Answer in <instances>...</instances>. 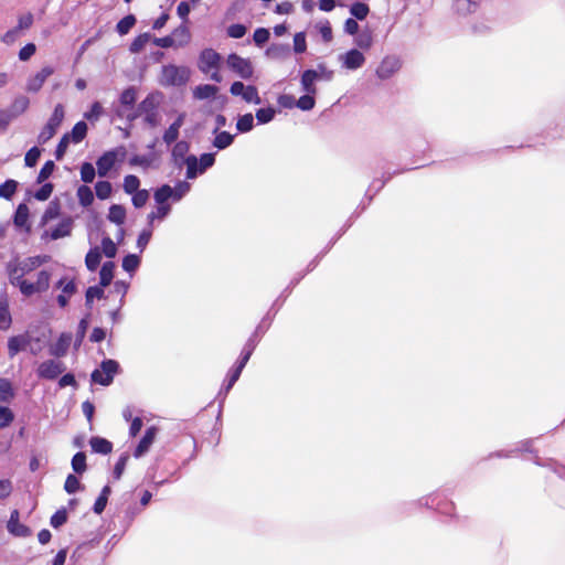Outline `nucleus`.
<instances>
[{
    "label": "nucleus",
    "instance_id": "obj_61",
    "mask_svg": "<svg viewBox=\"0 0 565 565\" xmlns=\"http://www.w3.org/2000/svg\"><path fill=\"white\" fill-rule=\"evenodd\" d=\"M41 156V150L38 147L31 148L24 157V162L26 167H34Z\"/></svg>",
    "mask_w": 565,
    "mask_h": 565
},
{
    "label": "nucleus",
    "instance_id": "obj_20",
    "mask_svg": "<svg viewBox=\"0 0 565 565\" xmlns=\"http://www.w3.org/2000/svg\"><path fill=\"white\" fill-rule=\"evenodd\" d=\"M481 0H454V10L459 15H467L475 12Z\"/></svg>",
    "mask_w": 565,
    "mask_h": 565
},
{
    "label": "nucleus",
    "instance_id": "obj_51",
    "mask_svg": "<svg viewBox=\"0 0 565 565\" xmlns=\"http://www.w3.org/2000/svg\"><path fill=\"white\" fill-rule=\"evenodd\" d=\"M316 105L315 95L313 94H305L296 102V107L301 110H311Z\"/></svg>",
    "mask_w": 565,
    "mask_h": 565
},
{
    "label": "nucleus",
    "instance_id": "obj_15",
    "mask_svg": "<svg viewBox=\"0 0 565 565\" xmlns=\"http://www.w3.org/2000/svg\"><path fill=\"white\" fill-rule=\"evenodd\" d=\"M19 516L17 510L12 511L7 527L14 536L25 537L30 534V530L24 524L20 523Z\"/></svg>",
    "mask_w": 565,
    "mask_h": 565
},
{
    "label": "nucleus",
    "instance_id": "obj_8",
    "mask_svg": "<svg viewBox=\"0 0 565 565\" xmlns=\"http://www.w3.org/2000/svg\"><path fill=\"white\" fill-rule=\"evenodd\" d=\"M227 66L242 78H250L254 73L253 65L249 60L243 58L237 54H231L226 60Z\"/></svg>",
    "mask_w": 565,
    "mask_h": 565
},
{
    "label": "nucleus",
    "instance_id": "obj_27",
    "mask_svg": "<svg viewBox=\"0 0 565 565\" xmlns=\"http://www.w3.org/2000/svg\"><path fill=\"white\" fill-rule=\"evenodd\" d=\"M171 38L175 39V46H184L190 42L191 33L188 26L182 24L173 31Z\"/></svg>",
    "mask_w": 565,
    "mask_h": 565
},
{
    "label": "nucleus",
    "instance_id": "obj_41",
    "mask_svg": "<svg viewBox=\"0 0 565 565\" xmlns=\"http://www.w3.org/2000/svg\"><path fill=\"white\" fill-rule=\"evenodd\" d=\"M254 127V117L252 114H245L237 119L236 128L239 132H248Z\"/></svg>",
    "mask_w": 565,
    "mask_h": 565
},
{
    "label": "nucleus",
    "instance_id": "obj_28",
    "mask_svg": "<svg viewBox=\"0 0 565 565\" xmlns=\"http://www.w3.org/2000/svg\"><path fill=\"white\" fill-rule=\"evenodd\" d=\"M102 253L99 247H93L88 250L85 257V265L89 271H95L100 263Z\"/></svg>",
    "mask_w": 565,
    "mask_h": 565
},
{
    "label": "nucleus",
    "instance_id": "obj_57",
    "mask_svg": "<svg viewBox=\"0 0 565 565\" xmlns=\"http://www.w3.org/2000/svg\"><path fill=\"white\" fill-rule=\"evenodd\" d=\"M103 106L100 105V103L98 102H95L90 108L84 114V117L87 119V120H90V121H96L99 119V117L102 116L103 114Z\"/></svg>",
    "mask_w": 565,
    "mask_h": 565
},
{
    "label": "nucleus",
    "instance_id": "obj_30",
    "mask_svg": "<svg viewBox=\"0 0 565 565\" xmlns=\"http://www.w3.org/2000/svg\"><path fill=\"white\" fill-rule=\"evenodd\" d=\"M215 135L213 146L220 150L230 147L233 143L234 136L227 131L213 132Z\"/></svg>",
    "mask_w": 565,
    "mask_h": 565
},
{
    "label": "nucleus",
    "instance_id": "obj_22",
    "mask_svg": "<svg viewBox=\"0 0 565 565\" xmlns=\"http://www.w3.org/2000/svg\"><path fill=\"white\" fill-rule=\"evenodd\" d=\"M30 100L26 96L19 95L17 96L10 107V114L12 117H17L25 113L29 108Z\"/></svg>",
    "mask_w": 565,
    "mask_h": 565
},
{
    "label": "nucleus",
    "instance_id": "obj_54",
    "mask_svg": "<svg viewBox=\"0 0 565 565\" xmlns=\"http://www.w3.org/2000/svg\"><path fill=\"white\" fill-rule=\"evenodd\" d=\"M72 468L75 472L82 473L86 470V456L84 452H77L72 459Z\"/></svg>",
    "mask_w": 565,
    "mask_h": 565
},
{
    "label": "nucleus",
    "instance_id": "obj_31",
    "mask_svg": "<svg viewBox=\"0 0 565 565\" xmlns=\"http://www.w3.org/2000/svg\"><path fill=\"white\" fill-rule=\"evenodd\" d=\"M126 218V210L122 205L113 204L109 207L108 220L117 225H122Z\"/></svg>",
    "mask_w": 565,
    "mask_h": 565
},
{
    "label": "nucleus",
    "instance_id": "obj_18",
    "mask_svg": "<svg viewBox=\"0 0 565 565\" xmlns=\"http://www.w3.org/2000/svg\"><path fill=\"white\" fill-rule=\"evenodd\" d=\"M319 79V74L315 70L305 71L301 76V87L307 94H316L317 87L316 82Z\"/></svg>",
    "mask_w": 565,
    "mask_h": 565
},
{
    "label": "nucleus",
    "instance_id": "obj_24",
    "mask_svg": "<svg viewBox=\"0 0 565 565\" xmlns=\"http://www.w3.org/2000/svg\"><path fill=\"white\" fill-rule=\"evenodd\" d=\"M29 207L25 204H20L14 214V225L20 228L29 231Z\"/></svg>",
    "mask_w": 565,
    "mask_h": 565
},
{
    "label": "nucleus",
    "instance_id": "obj_13",
    "mask_svg": "<svg viewBox=\"0 0 565 565\" xmlns=\"http://www.w3.org/2000/svg\"><path fill=\"white\" fill-rule=\"evenodd\" d=\"M62 362L55 360H46L38 367V375L41 379L54 380L64 371Z\"/></svg>",
    "mask_w": 565,
    "mask_h": 565
},
{
    "label": "nucleus",
    "instance_id": "obj_56",
    "mask_svg": "<svg viewBox=\"0 0 565 565\" xmlns=\"http://www.w3.org/2000/svg\"><path fill=\"white\" fill-rule=\"evenodd\" d=\"M56 287L61 288L62 289V294H65L68 297H71L76 291V285L74 282V280L70 279V278H66V277L60 279L57 285H56Z\"/></svg>",
    "mask_w": 565,
    "mask_h": 565
},
{
    "label": "nucleus",
    "instance_id": "obj_11",
    "mask_svg": "<svg viewBox=\"0 0 565 565\" xmlns=\"http://www.w3.org/2000/svg\"><path fill=\"white\" fill-rule=\"evenodd\" d=\"M33 335L30 332L10 337L8 340V354L14 358L19 352L25 351L31 345Z\"/></svg>",
    "mask_w": 565,
    "mask_h": 565
},
{
    "label": "nucleus",
    "instance_id": "obj_19",
    "mask_svg": "<svg viewBox=\"0 0 565 565\" xmlns=\"http://www.w3.org/2000/svg\"><path fill=\"white\" fill-rule=\"evenodd\" d=\"M355 49L369 51L374 44V35L370 29H364L354 38Z\"/></svg>",
    "mask_w": 565,
    "mask_h": 565
},
{
    "label": "nucleus",
    "instance_id": "obj_52",
    "mask_svg": "<svg viewBox=\"0 0 565 565\" xmlns=\"http://www.w3.org/2000/svg\"><path fill=\"white\" fill-rule=\"evenodd\" d=\"M191 189L190 183L185 181L179 182L174 188H172V200L180 201Z\"/></svg>",
    "mask_w": 565,
    "mask_h": 565
},
{
    "label": "nucleus",
    "instance_id": "obj_40",
    "mask_svg": "<svg viewBox=\"0 0 565 565\" xmlns=\"http://www.w3.org/2000/svg\"><path fill=\"white\" fill-rule=\"evenodd\" d=\"M64 116H65V111H64L63 105L57 104L55 106L54 111H53L52 116L50 117L47 124L57 130V128L61 126V124L64 119Z\"/></svg>",
    "mask_w": 565,
    "mask_h": 565
},
{
    "label": "nucleus",
    "instance_id": "obj_12",
    "mask_svg": "<svg viewBox=\"0 0 565 565\" xmlns=\"http://www.w3.org/2000/svg\"><path fill=\"white\" fill-rule=\"evenodd\" d=\"M54 73V68L52 66H44L38 73L30 76L26 82L25 89L30 93L39 92L46 79Z\"/></svg>",
    "mask_w": 565,
    "mask_h": 565
},
{
    "label": "nucleus",
    "instance_id": "obj_4",
    "mask_svg": "<svg viewBox=\"0 0 565 565\" xmlns=\"http://www.w3.org/2000/svg\"><path fill=\"white\" fill-rule=\"evenodd\" d=\"M215 157L213 153H203L200 158L188 156L185 158L186 178L195 179L199 174L205 172L206 169L214 164Z\"/></svg>",
    "mask_w": 565,
    "mask_h": 565
},
{
    "label": "nucleus",
    "instance_id": "obj_46",
    "mask_svg": "<svg viewBox=\"0 0 565 565\" xmlns=\"http://www.w3.org/2000/svg\"><path fill=\"white\" fill-rule=\"evenodd\" d=\"M18 188V182L14 180H7L4 183L0 185V196L7 200H10L12 195L15 193Z\"/></svg>",
    "mask_w": 565,
    "mask_h": 565
},
{
    "label": "nucleus",
    "instance_id": "obj_26",
    "mask_svg": "<svg viewBox=\"0 0 565 565\" xmlns=\"http://www.w3.org/2000/svg\"><path fill=\"white\" fill-rule=\"evenodd\" d=\"M217 92H218V88L216 86L204 84V85H199L194 88L193 96L196 99H207L211 97H215Z\"/></svg>",
    "mask_w": 565,
    "mask_h": 565
},
{
    "label": "nucleus",
    "instance_id": "obj_43",
    "mask_svg": "<svg viewBox=\"0 0 565 565\" xmlns=\"http://www.w3.org/2000/svg\"><path fill=\"white\" fill-rule=\"evenodd\" d=\"M369 12V6L362 2H355L350 8V13L358 20H364Z\"/></svg>",
    "mask_w": 565,
    "mask_h": 565
},
{
    "label": "nucleus",
    "instance_id": "obj_32",
    "mask_svg": "<svg viewBox=\"0 0 565 565\" xmlns=\"http://www.w3.org/2000/svg\"><path fill=\"white\" fill-rule=\"evenodd\" d=\"M115 264L113 262H106L99 271L100 286L107 287L114 278Z\"/></svg>",
    "mask_w": 565,
    "mask_h": 565
},
{
    "label": "nucleus",
    "instance_id": "obj_34",
    "mask_svg": "<svg viewBox=\"0 0 565 565\" xmlns=\"http://www.w3.org/2000/svg\"><path fill=\"white\" fill-rule=\"evenodd\" d=\"M78 202L83 206H89L94 201V193L87 185H81L76 192Z\"/></svg>",
    "mask_w": 565,
    "mask_h": 565
},
{
    "label": "nucleus",
    "instance_id": "obj_5",
    "mask_svg": "<svg viewBox=\"0 0 565 565\" xmlns=\"http://www.w3.org/2000/svg\"><path fill=\"white\" fill-rule=\"evenodd\" d=\"M126 154L124 147L106 151L96 162L97 173L99 177H106L116 163L124 159Z\"/></svg>",
    "mask_w": 565,
    "mask_h": 565
},
{
    "label": "nucleus",
    "instance_id": "obj_36",
    "mask_svg": "<svg viewBox=\"0 0 565 565\" xmlns=\"http://www.w3.org/2000/svg\"><path fill=\"white\" fill-rule=\"evenodd\" d=\"M87 134V125L84 121H78L72 129L70 140L74 143L81 142Z\"/></svg>",
    "mask_w": 565,
    "mask_h": 565
},
{
    "label": "nucleus",
    "instance_id": "obj_38",
    "mask_svg": "<svg viewBox=\"0 0 565 565\" xmlns=\"http://www.w3.org/2000/svg\"><path fill=\"white\" fill-rule=\"evenodd\" d=\"M152 40V36L150 33H142L138 35L132 43L130 44V51L132 53H139L141 52L145 46Z\"/></svg>",
    "mask_w": 565,
    "mask_h": 565
},
{
    "label": "nucleus",
    "instance_id": "obj_37",
    "mask_svg": "<svg viewBox=\"0 0 565 565\" xmlns=\"http://www.w3.org/2000/svg\"><path fill=\"white\" fill-rule=\"evenodd\" d=\"M276 109L274 107L259 108L256 111L257 122L260 125L270 122L276 116Z\"/></svg>",
    "mask_w": 565,
    "mask_h": 565
},
{
    "label": "nucleus",
    "instance_id": "obj_17",
    "mask_svg": "<svg viewBox=\"0 0 565 565\" xmlns=\"http://www.w3.org/2000/svg\"><path fill=\"white\" fill-rule=\"evenodd\" d=\"M72 342V334L71 333H62L56 342H54L50 347V353L54 356H63L66 354L70 345Z\"/></svg>",
    "mask_w": 565,
    "mask_h": 565
},
{
    "label": "nucleus",
    "instance_id": "obj_10",
    "mask_svg": "<svg viewBox=\"0 0 565 565\" xmlns=\"http://www.w3.org/2000/svg\"><path fill=\"white\" fill-rule=\"evenodd\" d=\"M341 66L349 71L361 68L365 64V55L359 49H351L338 57Z\"/></svg>",
    "mask_w": 565,
    "mask_h": 565
},
{
    "label": "nucleus",
    "instance_id": "obj_14",
    "mask_svg": "<svg viewBox=\"0 0 565 565\" xmlns=\"http://www.w3.org/2000/svg\"><path fill=\"white\" fill-rule=\"evenodd\" d=\"M158 435V428L154 426L149 427L141 440L139 441L138 446L135 449L134 456L136 458L142 457L145 454H147L152 446V444L156 440V437Z\"/></svg>",
    "mask_w": 565,
    "mask_h": 565
},
{
    "label": "nucleus",
    "instance_id": "obj_33",
    "mask_svg": "<svg viewBox=\"0 0 565 565\" xmlns=\"http://www.w3.org/2000/svg\"><path fill=\"white\" fill-rule=\"evenodd\" d=\"M72 231V221L65 220L62 221L55 228L52 230L50 236L52 239H58L62 237H66L71 234Z\"/></svg>",
    "mask_w": 565,
    "mask_h": 565
},
{
    "label": "nucleus",
    "instance_id": "obj_48",
    "mask_svg": "<svg viewBox=\"0 0 565 565\" xmlns=\"http://www.w3.org/2000/svg\"><path fill=\"white\" fill-rule=\"evenodd\" d=\"M189 151V145L186 141H179L174 145L172 149V156L174 160L178 162L179 160H183L185 162V154Z\"/></svg>",
    "mask_w": 565,
    "mask_h": 565
},
{
    "label": "nucleus",
    "instance_id": "obj_63",
    "mask_svg": "<svg viewBox=\"0 0 565 565\" xmlns=\"http://www.w3.org/2000/svg\"><path fill=\"white\" fill-rule=\"evenodd\" d=\"M307 50L306 35L303 32L296 33L294 36V51L303 53Z\"/></svg>",
    "mask_w": 565,
    "mask_h": 565
},
{
    "label": "nucleus",
    "instance_id": "obj_44",
    "mask_svg": "<svg viewBox=\"0 0 565 565\" xmlns=\"http://www.w3.org/2000/svg\"><path fill=\"white\" fill-rule=\"evenodd\" d=\"M171 211V207L169 204H158V207L154 212H151L149 215H148V222L150 225L153 224L154 220L159 218V220H163L164 217L168 216V214L170 213Z\"/></svg>",
    "mask_w": 565,
    "mask_h": 565
},
{
    "label": "nucleus",
    "instance_id": "obj_59",
    "mask_svg": "<svg viewBox=\"0 0 565 565\" xmlns=\"http://www.w3.org/2000/svg\"><path fill=\"white\" fill-rule=\"evenodd\" d=\"M22 35V32L17 29L15 26L12 28L11 30H8L3 35H2V42L6 43L7 45H11L13 43H15Z\"/></svg>",
    "mask_w": 565,
    "mask_h": 565
},
{
    "label": "nucleus",
    "instance_id": "obj_6",
    "mask_svg": "<svg viewBox=\"0 0 565 565\" xmlns=\"http://www.w3.org/2000/svg\"><path fill=\"white\" fill-rule=\"evenodd\" d=\"M119 370V364L115 360H105L100 366L92 373L94 383L107 386L113 382L114 376Z\"/></svg>",
    "mask_w": 565,
    "mask_h": 565
},
{
    "label": "nucleus",
    "instance_id": "obj_23",
    "mask_svg": "<svg viewBox=\"0 0 565 565\" xmlns=\"http://www.w3.org/2000/svg\"><path fill=\"white\" fill-rule=\"evenodd\" d=\"M289 46L287 44H271L267 51V57L271 60H285L289 55Z\"/></svg>",
    "mask_w": 565,
    "mask_h": 565
},
{
    "label": "nucleus",
    "instance_id": "obj_29",
    "mask_svg": "<svg viewBox=\"0 0 565 565\" xmlns=\"http://www.w3.org/2000/svg\"><path fill=\"white\" fill-rule=\"evenodd\" d=\"M89 444H90L93 451L103 454V455L109 454L113 449L111 443L102 437H93L90 439Z\"/></svg>",
    "mask_w": 565,
    "mask_h": 565
},
{
    "label": "nucleus",
    "instance_id": "obj_47",
    "mask_svg": "<svg viewBox=\"0 0 565 565\" xmlns=\"http://www.w3.org/2000/svg\"><path fill=\"white\" fill-rule=\"evenodd\" d=\"M139 185L140 181L136 175L129 174L125 177L122 186L126 193L132 194L139 191Z\"/></svg>",
    "mask_w": 565,
    "mask_h": 565
},
{
    "label": "nucleus",
    "instance_id": "obj_25",
    "mask_svg": "<svg viewBox=\"0 0 565 565\" xmlns=\"http://www.w3.org/2000/svg\"><path fill=\"white\" fill-rule=\"evenodd\" d=\"M154 106V99L153 97H148L146 98L141 104H140V109L146 111V117H145V120L152 127H156L158 124H159V119H158V116L156 113L153 111H149V108L153 107Z\"/></svg>",
    "mask_w": 565,
    "mask_h": 565
},
{
    "label": "nucleus",
    "instance_id": "obj_45",
    "mask_svg": "<svg viewBox=\"0 0 565 565\" xmlns=\"http://www.w3.org/2000/svg\"><path fill=\"white\" fill-rule=\"evenodd\" d=\"M95 191L98 199L106 200L111 195L113 186L108 181H98Z\"/></svg>",
    "mask_w": 565,
    "mask_h": 565
},
{
    "label": "nucleus",
    "instance_id": "obj_55",
    "mask_svg": "<svg viewBox=\"0 0 565 565\" xmlns=\"http://www.w3.org/2000/svg\"><path fill=\"white\" fill-rule=\"evenodd\" d=\"M139 264L140 258L135 254L127 255L122 259V268L128 273H134L138 268Z\"/></svg>",
    "mask_w": 565,
    "mask_h": 565
},
{
    "label": "nucleus",
    "instance_id": "obj_39",
    "mask_svg": "<svg viewBox=\"0 0 565 565\" xmlns=\"http://www.w3.org/2000/svg\"><path fill=\"white\" fill-rule=\"evenodd\" d=\"M153 198L157 204H167L168 200H172V188L168 184L162 185L156 190Z\"/></svg>",
    "mask_w": 565,
    "mask_h": 565
},
{
    "label": "nucleus",
    "instance_id": "obj_3",
    "mask_svg": "<svg viewBox=\"0 0 565 565\" xmlns=\"http://www.w3.org/2000/svg\"><path fill=\"white\" fill-rule=\"evenodd\" d=\"M190 78V70L185 66L166 65L162 67L160 82L167 86L184 85Z\"/></svg>",
    "mask_w": 565,
    "mask_h": 565
},
{
    "label": "nucleus",
    "instance_id": "obj_35",
    "mask_svg": "<svg viewBox=\"0 0 565 565\" xmlns=\"http://www.w3.org/2000/svg\"><path fill=\"white\" fill-rule=\"evenodd\" d=\"M14 396L13 387L9 380L0 379V403H8Z\"/></svg>",
    "mask_w": 565,
    "mask_h": 565
},
{
    "label": "nucleus",
    "instance_id": "obj_9",
    "mask_svg": "<svg viewBox=\"0 0 565 565\" xmlns=\"http://www.w3.org/2000/svg\"><path fill=\"white\" fill-rule=\"evenodd\" d=\"M401 67L402 61L398 56L387 55L380 62L375 73L379 78L387 79L396 74Z\"/></svg>",
    "mask_w": 565,
    "mask_h": 565
},
{
    "label": "nucleus",
    "instance_id": "obj_7",
    "mask_svg": "<svg viewBox=\"0 0 565 565\" xmlns=\"http://www.w3.org/2000/svg\"><path fill=\"white\" fill-rule=\"evenodd\" d=\"M230 92L233 96H241L248 104L259 105L262 103L258 89L253 85H245L242 82H234Z\"/></svg>",
    "mask_w": 565,
    "mask_h": 565
},
{
    "label": "nucleus",
    "instance_id": "obj_21",
    "mask_svg": "<svg viewBox=\"0 0 565 565\" xmlns=\"http://www.w3.org/2000/svg\"><path fill=\"white\" fill-rule=\"evenodd\" d=\"M12 324V317L9 309V301L6 297L0 298V330L7 331Z\"/></svg>",
    "mask_w": 565,
    "mask_h": 565
},
{
    "label": "nucleus",
    "instance_id": "obj_62",
    "mask_svg": "<svg viewBox=\"0 0 565 565\" xmlns=\"http://www.w3.org/2000/svg\"><path fill=\"white\" fill-rule=\"evenodd\" d=\"M149 200V192L147 190H139L132 193V204L135 207L143 206Z\"/></svg>",
    "mask_w": 565,
    "mask_h": 565
},
{
    "label": "nucleus",
    "instance_id": "obj_1",
    "mask_svg": "<svg viewBox=\"0 0 565 565\" xmlns=\"http://www.w3.org/2000/svg\"><path fill=\"white\" fill-rule=\"evenodd\" d=\"M49 260L50 257L46 255H36L25 258H12L6 265V270L10 285L18 288L24 297H31L33 295L43 294L47 291L51 281L50 271H39L36 274L34 281L25 278V276L34 271Z\"/></svg>",
    "mask_w": 565,
    "mask_h": 565
},
{
    "label": "nucleus",
    "instance_id": "obj_42",
    "mask_svg": "<svg viewBox=\"0 0 565 565\" xmlns=\"http://www.w3.org/2000/svg\"><path fill=\"white\" fill-rule=\"evenodd\" d=\"M136 23V18L132 14L126 15L117 23V32L120 35L127 34Z\"/></svg>",
    "mask_w": 565,
    "mask_h": 565
},
{
    "label": "nucleus",
    "instance_id": "obj_58",
    "mask_svg": "<svg viewBox=\"0 0 565 565\" xmlns=\"http://www.w3.org/2000/svg\"><path fill=\"white\" fill-rule=\"evenodd\" d=\"M316 28L324 42H330L332 40V29L328 21L318 22Z\"/></svg>",
    "mask_w": 565,
    "mask_h": 565
},
{
    "label": "nucleus",
    "instance_id": "obj_49",
    "mask_svg": "<svg viewBox=\"0 0 565 565\" xmlns=\"http://www.w3.org/2000/svg\"><path fill=\"white\" fill-rule=\"evenodd\" d=\"M95 175H96V171H95L94 166L89 162H84L81 167V179L85 183H90L94 181Z\"/></svg>",
    "mask_w": 565,
    "mask_h": 565
},
{
    "label": "nucleus",
    "instance_id": "obj_16",
    "mask_svg": "<svg viewBox=\"0 0 565 565\" xmlns=\"http://www.w3.org/2000/svg\"><path fill=\"white\" fill-rule=\"evenodd\" d=\"M185 113H181L178 115L177 119L169 126V128L163 134V141L167 145H171L179 137V130L182 127L185 120Z\"/></svg>",
    "mask_w": 565,
    "mask_h": 565
},
{
    "label": "nucleus",
    "instance_id": "obj_2",
    "mask_svg": "<svg viewBox=\"0 0 565 565\" xmlns=\"http://www.w3.org/2000/svg\"><path fill=\"white\" fill-rule=\"evenodd\" d=\"M220 63L221 55L212 49H205L200 54L198 66L212 81L220 83L222 82V76L218 72Z\"/></svg>",
    "mask_w": 565,
    "mask_h": 565
},
{
    "label": "nucleus",
    "instance_id": "obj_53",
    "mask_svg": "<svg viewBox=\"0 0 565 565\" xmlns=\"http://www.w3.org/2000/svg\"><path fill=\"white\" fill-rule=\"evenodd\" d=\"M110 492V488L108 486L104 487L100 495L97 498L95 504H94V511L97 513V514H100L106 504H107V500H108V494Z\"/></svg>",
    "mask_w": 565,
    "mask_h": 565
},
{
    "label": "nucleus",
    "instance_id": "obj_50",
    "mask_svg": "<svg viewBox=\"0 0 565 565\" xmlns=\"http://www.w3.org/2000/svg\"><path fill=\"white\" fill-rule=\"evenodd\" d=\"M102 252L108 258H114L117 254V246L110 237L102 239Z\"/></svg>",
    "mask_w": 565,
    "mask_h": 565
},
{
    "label": "nucleus",
    "instance_id": "obj_60",
    "mask_svg": "<svg viewBox=\"0 0 565 565\" xmlns=\"http://www.w3.org/2000/svg\"><path fill=\"white\" fill-rule=\"evenodd\" d=\"M136 99L137 94L134 88H127L120 95V103L122 106H132Z\"/></svg>",
    "mask_w": 565,
    "mask_h": 565
},
{
    "label": "nucleus",
    "instance_id": "obj_64",
    "mask_svg": "<svg viewBox=\"0 0 565 565\" xmlns=\"http://www.w3.org/2000/svg\"><path fill=\"white\" fill-rule=\"evenodd\" d=\"M54 168H55V164H54L53 161L45 162L44 166L42 167V169L39 172L38 182L42 183L46 179H49L51 177V174L53 173Z\"/></svg>",
    "mask_w": 565,
    "mask_h": 565
}]
</instances>
